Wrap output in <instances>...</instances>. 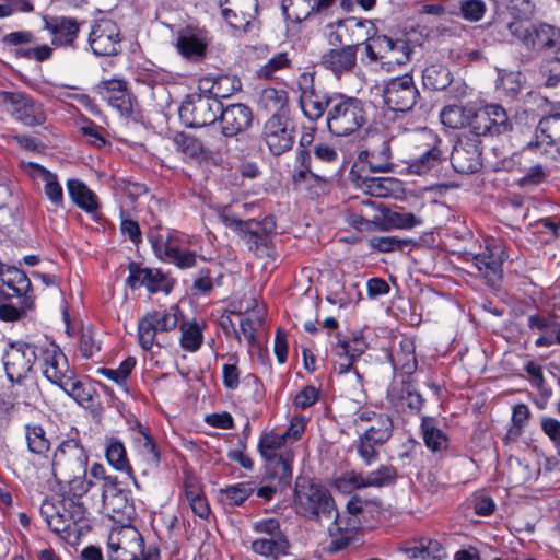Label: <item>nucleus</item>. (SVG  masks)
Masks as SVG:
<instances>
[{"instance_id": "4d7b16f0", "label": "nucleus", "mask_w": 560, "mask_h": 560, "mask_svg": "<svg viewBox=\"0 0 560 560\" xmlns=\"http://www.w3.org/2000/svg\"><path fill=\"white\" fill-rule=\"evenodd\" d=\"M259 102L267 110L279 114L288 104V93L284 90L267 88L261 91Z\"/></svg>"}, {"instance_id": "423d86ee", "label": "nucleus", "mask_w": 560, "mask_h": 560, "mask_svg": "<svg viewBox=\"0 0 560 560\" xmlns=\"http://www.w3.org/2000/svg\"><path fill=\"white\" fill-rule=\"evenodd\" d=\"M161 560L156 545L144 546L142 535L135 527H125L108 537L107 557L109 560Z\"/></svg>"}, {"instance_id": "aec40b11", "label": "nucleus", "mask_w": 560, "mask_h": 560, "mask_svg": "<svg viewBox=\"0 0 560 560\" xmlns=\"http://www.w3.org/2000/svg\"><path fill=\"white\" fill-rule=\"evenodd\" d=\"M1 101L10 106L12 116L24 126H40L46 121L43 105L25 94L3 92Z\"/></svg>"}, {"instance_id": "c03bdc74", "label": "nucleus", "mask_w": 560, "mask_h": 560, "mask_svg": "<svg viewBox=\"0 0 560 560\" xmlns=\"http://www.w3.org/2000/svg\"><path fill=\"white\" fill-rule=\"evenodd\" d=\"M422 82L425 89L443 91L453 83V75L447 67L431 65L423 70Z\"/></svg>"}, {"instance_id": "e2e57ef3", "label": "nucleus", "mask_w": 560, "mask_h": 560, "mask_svg": "<svg viewBox=\"0 0 560 560\" xmlns=\"http://www.w3.org/2000/svg\"><path fill=\"white\" fill-rule=\"evenodd\" d=\"M79 351L85 359H92L101 351V341L97 339L96 332L93 329L85 328L81 331Z\"/></svg>"}, {"instance_id": "393cba45", "label": "nucleus", "mask_w": 560, "mask_h": 560, "mask_svg": "<svg viewBox=\"0 0 560 560\" xmlns=\"http://www.w3.org/2000/svg\"><path fill=\"white\" fill-rule=\"evenodd\" d=\"M120 31L110 20L96 23L90 33V46L95 55L114 56L120 50Z\"/></svg>"}, {"instance_id": "f03ea898", "label": "nucleus", "mask_w": 560, "mask_h": 560, "mask_svg": "<svg viewBox=\"0 0 560 560\" xmlns=\"http://www.w3.org/2000/svg\"><path fill=\"white\" fill-rule=\"evenodd\" d=\"M492 33L502 35L506 39L508 32L513 38L520 40L530 50H557L560 47V28L547 23H529L520 19L508 22H497L492 26Z\"/></svg>"}, {"instance_id": "c756f323", "label": "nucleus", "mask_w": 560, "mask_h": 560, "mask_svg": "<svg viewBox=\"0 0 560 560\" xmlns=\"http://www.w3.org/2000/svg\"><path fill=\"white\" fill-rule=\"evenodd\" d=\"M97 93L121 116L129 117L132 114L136 98L128 91L127 83L121 80H108L97 86Z\"/></svg>"}, {"instance_id": "9b49d317", "label": "nucleus", "mask_w": 560, "mask_h": 560, "mask_svg": "<svg viewBox=\"0 0 560 560\" xmlns=\"http://www.w3.org/2000/svg\"><path fill=\"white\" fill-rule=\"evenodd\" d=\"M38 368L43 376L51 384L60 387L73 378L75 371L70 368L68 358L55 342L38 345Z\"/></svg>"}, {"instance_id": "1a4fd4ad", "label": "nucleus", "mask_w": 560, "mask_h": 560, "mask_svg": "<svg viewBox=\"0 0 560 560\" xmlns=\"http://www.w3.org/2000/svg\"><path fill=\"white\" fill-rule=\"evenodd\" d=\"M513 124L506 110L499 104H487L477 109L472 108L469 130L479 137H498L512 130Z\"/></svg>"}, {"instance_id": "de8ad7c7", "label": "nucleus", "mask_w": 560, "mask_h": 560, "mask_svg": "<svg viewBox=\"0 0 560 560\" xmlns=\"http://www.w3.org/2000/svg\"><path fill=\"white\" fill-rule=\"evenodd\" d=\"M423 441L428 448L433 452H440L447 447V436L434 423V419L423 417L421 422Z\"/></svg>"}, {"instance_id": "cd10ccee", "label": "nucleus", "mask_w": 560, "mask_h": 560, "mask_svg": "<svg viewBox=\"0 0 560 560\" xmlns=\"http://www.w3.org/2000/svg\"><path fill=\"white\" fill-rule=\"evenodd\" d=\"M127 283L131 289L145 287L151 293H170L173 288V281L161 270L142 268L136 262L129 265Z\"/></svg>"}, {"instance_id": "4c0bfd02", "label": "nucleus", "mask_w": 560, "mask_h": 560, "mask_svg": "<svg viewBox=\"0 0 560 560\" xmlns=\"http://www.w3.org/2000/svg\"><path fill=\"white\" fill-rule=\"evenodd\" d=\"M389 360L394 370L400 371L405 375H411L418 368V362L415 355V343L408 338L399 341V348L395 353L389 354Z\"/></svg>"}, {"instance_id": "6e6552de", "label": "nucleus", "mask_w": 560, "mask_h": 560, "mask_svg": "<svg viewBox=\"0 0 560 560\" xmlns=\"http://www.w3.org/2000/svg\"><path fill=\"white\" fill-rule=\"evenodd\" d=\"M241 215L242 213L234 212L229 208L222 209L219 213L220 220L226 228L237 232L247 243L254 244L255 248L265 245L268 234L276 229L273 217L266 215L261 221H257L254 219L243 220Z\"/></svg>"}, {"instance_id": "a19ab883", "label": "nucleus", "mask_w": 560, "mask_h": 560, "mask_svg": "<svg viewBox=\"0 0 560 560\" xmlns=\"http://www.w3.org/2000/svg\"><path fill=\"white\" fill-rule=\"evenodd\" d=\"M422 223L423 220L420 217L411 212H408L402 208L396 210H386L385 212H383V230H411L416 226L421 225Z\"/></svg>"}, {"instance_id": "5701e85b", "label": "nucleus", "mask_w": 560, "mask_h": 560, "mask_svg": "<svg viewBox=\"0 0 560 560\" xmlns=\"http://www.w3.org/2000/svg\"><path fill=\"white\" fill-rule=\"evenodd\" d=\"M387 401L399 412L417 415L424 406V398L410 380L393 382L386 394Z\"/></svg>"}, {"instance_id": "72a5a7b5", "label": "nucleus", "mask_w": 560, "mask_h": 560, "mask_svg": "<svg viewBox=\"0 0 560 560\" xmlns=\"http://www.w3.org/2000/svg\"><path fill=\"white\" fill-rule=\"evenodd\" d=\"M360 188L368 195L377 198L398 197L402 192V182L394 177H362Z\"/></svg>"}, {"instance_id": "bb28decb", "label": "nucleus", "mask_w": 560, "mask_h": 560, "mask_svg": "<svg viewBox=\"0 0 560 560\" xmlns=\"http://www.w3.org/2000/svg\"><path fill=\"white\" fill-rule=\"evenodd\" d=\"M44 30L51 37V45L56 47H74L82 23L70 16H43Z\"/></svg>"}, {"instance_id": "4468645a", "label": "nucleus", "mask_w": 560, "mask_h": 560, "mask_svg": "<svg viewBox=\"0 0 560 560\" xmlns=\"http://www.w3.org/2000/svg\"><path fill=\"white\" fill-rule=\"evenodd\" d=\"M220 109V101L210 95L190 94L179 107V118L187 127L201 128L213 124Z\"/></svg>"}, {"instance_id": "7ed1b4c3", "label": "nucleus", "mask_w": 560, "mask_h": 560, "mask_svg": "<svg viewBox=\"0 0 560 560\" xmlns=\"http://www.w3.org/2000/svg\"><path fill=\"white\" fill-rule=\"evenodd\" d=\"M39 512L54 533L67 536L79 533V524L85 522L89 514L82 501L61 495L46 498L40 504Z\"/></svg>"}, {"instance_id": "6e6d98bb", "label": "nucleus", "mask_w": 560, "mask_h": 560, "mask_svg": "<svg viewBox=\"0 0 560 560\" xmlns=\"http://www.w3.org/2000/svg\"><path fill=\"white\" fill-rule=\"evenodd\" d=\"M126 501V497L119 488L116 476L109 475L102 483V501L103 505L110 511H118L119 506H115V501Z\"/></svg>"}, {"instance_id": "09e8293b", "label": "nucleus", "mask_w": 560, "mask_h": 560, "mask_svg": "<svg viewBox=\"0 0 560 560\" xmlns=\"http://www.w3.org/2000/svg\"><path fill=\"white\" fill-rule=\"evenodd\" d=\"M471 107H463L458 105H447L440 113L441 122L450 128L458 129L465 126L469 127Z\"/></svg>"}, {"instance_id": "f3484780", "label": "nucleus", "mask_w": 560, "mask_h": 560, "mask_svg": "<svg viewBox=\"0 0 560 560\" xmlns=\"http://www.w3.org/2000/svg\"><path fill=\"white\" fill-rule=\"evenodd\" d=\"M219 7L234 36L241 37L249 32L257 14V0H219Z\"/></svg>"}, {"instance_id": "13d9d810", "label": "nucleus", "mask_w": 560, "mask_h": 560, "mask_svg": "<svg viewBox=\"0 0 560 560\" xmlns=\"http://www.w3.org/2000/svg\"><path fill=\"white\" fill-rule=\"evenodd\" d=\"M397 470L393 466L383 465L376 470L364 475L365 488L368 487H386L395 482Z\"/></svg>"}, {"instance_id": "680f3d73", "label": "nucleus", "mask_w": 560, "mask_h": 560, "mask_svg": "<svg viewBox=\"0 0 560 560\" xmlns=\"http://www.w3.org/2000/svg\"><path fill=\"white\" fill-rule=\"evenodd\" d=\"M294 185L306 189L320 188L326 184L324 176L312 171V168H295L292 175Z\"/></svg>"}, {"instance_id": "864d4df0", "label": "nucleus", "mask_w": 560, "mask_h": 560, "mask_svg": "<svg viewBox=\"0 0 560 560\" xmlns=\"http://www.w3.org/2000/svg\"><path fill=\"white\" fill-rule=\"evenodd\" d=\"M384 444L385 442L363 432L355 444L357 453L364 464L370 466L378 459V448Z\"/></svg>"}, {"instance_id": "49530a36", "label": "nucleus", "mask_w": 560, "mask_h": 560, "mask_svg": "<svg viewBox=\"0 0 560 560\" xmlns=\"http://www.w3.org/2000/svg\"><path fill=\"white\" fill-rule=\"evenodd\" d=\"M180 347L188 352H196L203 342V328L195 320L179 323Z\"/></svg>"}, {"instance_id": "2f4dec72", "label": "nucleus", "mask_w": 560, "mask_h": 560, "mask_svg": "<svg viewBox=\"0 0 560 560\" xmlns=\"http://www.w3.org/2000/svg\"><path fill=\"white\" fill-rule=\"evenodd\" d=\"M358 47L359 44H354L328 50L322 56V66L338 78L351 72L357 66Z\"/></svg>"}, {"instance_id": "37998d69", "label": "nucleus", "mask_w": 560, "mask_h": 560, "mask_svg": "<svg viewBox=\"0 0 560 560\" xmlns=\"http://www.w3.org/2000/svg\"><path fill=\"white\" fill-rule=\"evenodd\" d=\"M211 81L209 86V93L212 98L219 101L220 98H228L242 88L241 80L235 75L222 74L212 79L205 78L201 83H208Z\"/></svg>"}, {"instance_id": "f8f14e48", "label": "nucleus", "mask_w": 560, "mask_h": 560, "mask_svg": "<svg viewBox=\"0 0 560 560\" xmlns=\"http://www.w3.org/2000/svg\"><path fill=\"white\" fill-rule=\"evenodd\" d=\"M86 452L75 440L63 441L54 453L52 472L57 480L86 475Z\"/></svg>"}, {"instance_id": "c85d7f7f", "label": "nucleus", "mask_w": 560, "mask_h": 560, "mask_svg": "<svg viewBox=\"0 0 560 560\" xmlns=\"http://www.w3.org/2000/svg\"><path fill=\"white\" fill-rule=\"evenodd\" d=\"M221 132L224 137H235L246 131L253 122L252 109L242 103L230 104L219 110Z\"/></svg>"}, {"instance_id": "39448f33", "label": "nucleus", "mask_w": 560, "mask_h": 560, "mask_svg": "<svg viewBox=\"0 0 560 560\" xmlns=\"http://www.w3.org/2000/svg\"><path fill=\"white\" fill-rule=\"evenodd\" d=\"M258 451L266 463L270 478L289 486L292 480L294 451L278 433L270 431L260 436Z\"/></svg>"}, {"instance_id": "58836bf2", "label": "nucleus", "mask_w": 560, "mask_h": 560, "mask_svg": "<svg viewBox=\"0 0 560 560\" xmlns=\"http://www.w3.org/2000/svg\"><path fill=\"white\" fill-rule=\"evenodd\" d=\"M252 550L265 558L277 560L285 556L290 548V542L285 536L265 537L255 539L252 542Z\"/></svg>"}, {"instance_id": "603ef678", "label": "nucleus", "mask_w": 560, "mask_h": 560, "mask_svg": "<svg viewBox=\"0 0 560 560\" xmlns=\"http://www.w3.org/2000/svg\"><path fill=\"white\" fill-rule=\"evenodd\" d=\"M35 306V296H26L18 299V304L2 303L0 304V319L3 322H16L26 316L28 311Z\"/></svg>"}, {"instance_id": "774afa93", "label": "nucleus", "mask_w": 560, "mask_h": 560, "mask_svg": "<svg viewBox=\"0 0 560 560\" xmlns=\"http://www.w3.org/2000/svg\"><path fill=\"white\" fill-rule=\"evenodd\" d=\"M540 74L548 88H556L560 84V56L546 60L540 67Z\"/></svg>"}, {"instance_id": "473e14b6", "label": "nucleus", "mask_w": 560, "mask_h": 560, "mask_svg": "<svg viewBox=\"0 0 560 560\" xmlns=\"http://www.w3.org/2000/svg\"><path fill=\"white\" fill-rule=\"evenodd\" d=\"M432 143L429 148L420 154L419 158L408 163V171L415 175H428L432 172H436L441 164L445 161V156L440 149L442 143L441 139L431 137Z\"/></svg>"}, {"instance_id": "e433bc0d", "label": "nucleus", "mask_w": 560, "mask_h": 560, "mask_svg": "<svg viewBox=\"0 0 560 560\" xmlns=\"http://www.w3.org/2000/svg\"><path fill=\"white\" fill-rule=\"evenodd\" d=\"M184 493L192 512L200 518H208L210 506L198 479L187 476L184 481Z\"/></svg>"}, {"instance_id": "ea45409f", "label": "nucleus", "mask_w": 560, "mask_h": 560, "mask_svg": "<svg viewBox=\"0 0 560 560\" xmlns=\"http://www.w3.org/2000/svg\"><path fill=\"white\" fill-rule=\"evenodd\" d=\"M105 457L108 464L120 472L127 474L135 479L133 469L127 457L124 443L116 438H109L105 447Z\"/></svg>"}, {"instance_id": "0e129e2a", "label": "nucleus", "mask_w": 560, "mask_h": 560, "mask_svg": "<svg viewBox=\"0 0 560 560\" xmlns=\"http://www.w3.org/2000/svg\"><path fill=\"white\" fill-rule=\"evenodd\" d=\"M176 149L189 158H199L203 153L202 143L195 137L177 133L174 137Z\"/></svg>"}, {"instance_id": "8fccbe9b", "label": "nucleus", "mask_w": 560, "mask_h": 560, "mask_svg": "<svg viewBox=\"0 0 560 560\" xmlns=\"http://www.w3.org/2000/svg\"><path fill=\"white\" fill-rule=\"evenodd\" d=\"M25 436L30 452L40 456H46L50 448V442L47 439L46 432L42 425L32 423L26 424Z\"/></svg>"}, {"instance_id": "0eeeda50", "label": "nucleus", "mask_w": 560, "mask_h": 560, "mask_svg": "<svg viewBox=\"0 0 560 560\" xmlns=\"http://www.w3.org/2000/svg\"><path fill=\"white\" fill-rule=\"evenodd\" d=\"M149 240L160 259L172 262L180 269L196 265L197 255L186 248L189 242L183 233L174 231L166 234H152Z\"/></svg>"}, {"instance_id": "dca6fc26", "label": "nucleus", "mask_w": 560, "mask_h": 560, "mask_svg": "<svg viewBox=\"0 0 560 560\" xmlns=\"http://www.w3.org/2000/svg\"><path fill=\"white\" fill-rule=\"evenodd\" d=\"M38 345L16 341L10 345L3 357V364L8 378L12 383L21 384L33 365L37 362Z\"/></svg>"}, {"instance_id": "69168bd1", "label": "nucleus", "mask_w": 560, "mask_h": 560, "mask_svg": "<svg viewBox=\"0 0 560 560\" xmlns=\"http://www.w3.org/2000/svg\"><path fill=\"white\" fill-rule=\"evenodd\" d=\"M337 339L338 342L334 349L335 354L339 358L336 362V369L339 374H343L351 370L357 358L350 353L349 341L342 340L340 334H337Z\"/></svg>"}, {"instance_id": "052dcab7", "label": "nucleus", "mask_w": 560, "mask_h": 560, "mask_svg": "<svg viewBox=\"0 0 560 560\" xmlns=\"http://www.w3.org/2000/svg\"><path fill=\"white\" fill-rule=\"evenodd\" d=\"M371 425L364 430V433L378 439V441L387 442L393 433V421L389 416L377 413L371 421Z\"/></svg>"}, {"instance_id": "412c9836", "label": "nucleus", "mask_w": 560, "mask_h": 560, "mask_svg": "<svg viewBox=\"0 0 560 560\" xmlns=\"http://www.w3.org/2000/svg\"><path fill=\"white\" fill-rule=\"evenodd\" d=\"M209 43L207 30L188 25L177 32L175 47L183 58L199 62L206 57Z\"/></svg>"}, {"instance_id": "5fc2aeb1", "label": "nucleus", "mask_w": 560, "mask_h": 560, "mask_svg": "<svg viewBox=\"0 0 560 560\" xmlns=\"http://www.w3.org/2000/svg\"><path fill=\"white\" fill-rule=\"evenodd\" d=\"M136 363L137 361L133 357H128L119 364L117 369L98 368L96 373L113 381L115 384L126 389L127 380L135 369Z\"/></svg>"}, {"instance_id": "c9c22d12", "label": "nucleus", "mask_w": 560, "mask_h": 560, "mask_svg": "<svg viewBox=\"0 0 560 560\" xmlns=\"http://www.w3.org/2000/svg\"><path fill=\"white\" fill-rule=\"evenodd\" d=\"M67 189L71 200L88 213L98 210L97 196L80 179L71 178L67 182Z\"/></svg>"}, {"instance_id": "a18cd8bd", "label": "nucleus", "mask_w": 560, "mask_h": 560, "mask_svg": "<svg viewBox=\"0 0 560 560\" xmlns=\"http://www.w3.org/2000/svg\"><path fill=\"white\" fill-rule=\"evenodd\" d=\"M256 490L254 481H242L219 490L220 500L230 506L242 505Z\"/></svg>"}, {"instance_id": "6ab92c4d", "label": "nucleus", "mask_w": 560, "mask_h": 560, "mask_svg": "<svg viewBox=\"0 0 560 560\" xmlns=\"http://www.w3.org/2000/svg\"><path fill=\"white\" fill-rule=\"evenodd\" d=\"M419 91L409 74L392 79L383 90L386 106L394 112H408L417 103Z\"/></svg>"}, {"instance_id": "a211bd4d", "label": "nucleus", "mask_w": 560, "mask_h": 560, "mask_svg": "<svg viewBox=\"0 0 560 560\" xmlns=\"http://www.w3.org/2000/svg\"><path fill=\"white\" fill-rule=\"evenodd\" d=\"M261 138L270 153L281 155L292 149L295 128L287 116L272 114L264 125Z\"/></svg>"}, {"instance_id": "f257e3e1", "label": "nucleus", "mask_w": 560, "mask_h": 560, "mask_svg": "<svg viewBox=\"0 0 560 560\" xmlns=\"http://www.w3.org/2000/svg\"><path fill=\"white\" fill-rule=\"evenodd\" d=\"M295 502L305 515L332 520L328 532L331 539L330 551H339L349 545V538L341 535L342 526L335 501L324 486L314 483L306 478H298L295 482Z\"/></svg>"}, {"instance_id": "a878e982", "label": "nucleus", "mask_w": 560, "mask_h": 560, "mask_svg": "<svg viewBox=\"0 0 560 560\" xmlns=\"http://www.w3.org/2000/svg\"><path fill=\"white\" fill-rule=\"evenodd\" d=\"M0 296L4 300L34 296L27 275L15 266H7L0 261Z\"/></svg>"}, {"instance_id": "f704fd0d", "label": "nucleus", "mask_w": 560, "mask_h": 560, "mask_svg": "<svg viewBox=\"0 0 560 560\" xmlns=\"http://www.w3.org/2000/svg\"><path fill=\"white\" fill-rule=\"evenodd\" d=\"M31 168L32 176L34 178H39L44 182V194L49 199V201L57 209L63 208V189L60 183L58 182L57 174L35 163H31Z\"/></svg>"}, {"instance_id": "7c9ffc66", "label": "nucleus", "mask_w": 560, "mask_h": 560, "mask_svg": "<svg viewBox=\"0 0 560 560\" xmlns=\"http://www.w3.org/2000/svg\"><path fill=\"white\" fill-rule=\"evenodd\" d=\"M132 430L136 433L133 441L143 465V474L147 475L156 470L161 463V452L149 429L139 421H136Z\"/></svg>"}, {"instance_id": "338daca9", "label": "nucleus", "mask_w": 560, "mask_h": 560, "mask_svg": "<svg viewBox=\"0 0 560 560\" xmlns=\"http://www.w3.org/2000/svg\"><path fill=\"white\" fill-rule=\"evenodd\" d=\"M458 7L463 19L469 22L482 20L487 11L483 0H459Z\"/></svg>"}, {"instance_id": "bf43d9fd", "label": "nucleus", "mask_w": 560, "mask_h": 560, "mask_svg": "<svg viewBox=\"0 0 560 560\" xmlns=\"http://www.w3.org/2000/svg\"><path fill=\"white\" fill-rule=\"evenodd\" d=\"M291 67V59L288 57L287 52H277L266 63L260 66L256 74L260 79H272L275 74L283 69H288Z\"/></svg>"}, {"instance_id": "2eb2a0df", "label": "nucleus", "mask_w": 560, "mask_h": 560, "mask_svg": "<svg viewBox=\"0 0 560 560\" xmlns=\"http://www.w3.org/2000/svg\"><path fill=\"white\" fill-rule=\"evenodd\" d=\"M505 258L503 244L495 238H486L482 250L471 255V262L477 275L493 285L502 278Z\"/></svg>"}, {"instance_id": "3c124183", "label": "nucleus", "mask_w": 560, "mask_h": 560, "mask_svg": "<svg viewBox=\"0 0 560 560\" xmlns=\"http://www.w3.org/2000/svg\"><path fill=\"white\" fill-rule=\"evenodd\" d=\"M360 160H366L371 172H388L392 170V151L388 143L384 142L378 151H363L359 155Z\"/></svg>"}, {"instance_id": "ddd939ff", "label": "nucleus", "mask_w": 560, "mask_h": 560, "mask_svg": "<svg viewBox=\"0 0 560 560\" xmlns=\"http://www.w3.org/2000/svg\"><path fill=\"white\" fill-rule=\"evenodd\" d=\"M182 312L178 306L156 310L145 314L138 323L139 345L144 351L152 349L159 331L174 330L179 324Z\"/></svg>"}, {"instance_id": "4be33fe9", "label": "nucleus", "mask_w": 560, "mask_h": 560, "mask_svg": "<svg viewBox=\"0 0 560 560\" xmlns=\"http://www.w3.org/2000/svg\"><path fill=\"white\" fill-rule=\"evenodd\" d=\"M451 163L457 173L478 172L482 166L480 142L468 136L459 137L451 153Z\"/></svg>"}, {"instance_id": "9d476101", "label": "nucleus", "mask_w": 560, "mask_h": 560, "mask_svg": "<svg viewBox=\"0 0 560 560\" xmlns=\"http://www.w3.org/2000/svg\"><path fill=\"white\" fill-rule=\"evenodd\" d=\"M299 104L303 115L311 121L327 118L334 93L315 88L314 74L303 72L298 78Z\"/></svg>"}, {"instance_id": "20e7f679", "label": "nucleus", "mask_w": 560, "mask_h": 560, "mask_svg": "<svg viewBox=\"0 0 560 560\" xmlns=\"http://www.w3.org/2000/svg\"><path fill=\"white\" fill-rule=\"evenodd\" d=\"M366 122L362 100L334 92L326 125L330 133L345 137L354 133Z\"/></svg>"}, {"instance_id": "b1692460", "label": "nucleus", "mask_w": 560, "mask_h": 560, "mask_svg": "<svg viewBox=\"0 0 560 560\" xmlns=\"http://www.w3.org/2000/svg\"><path fill=\"white\" fill-rule=\"evenodd\" d=\"M526 150L540 154L560 153V114L544 117L537 127L536 139Z\"/></svg>"}, {"instance_id": "79ce46f5", "label": "nucleus", "mask_w": 560, "mask_h": 560, "mask_svg": "<svg viewBox=\"0 0 560 560\" xmlns=\"http://www.w3.org/2000/svg\"><path fill=\"white\" fill-rule=\"evenodd\" d=\"M60 388L79 405L88 407L94 401L96 389L89 380H78L77 375Z\"/></svg>"}]
</instances>
